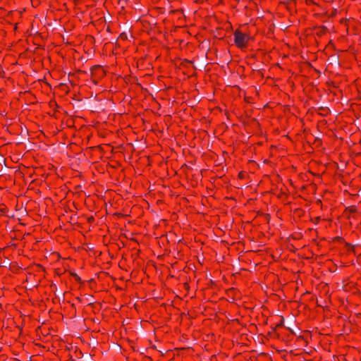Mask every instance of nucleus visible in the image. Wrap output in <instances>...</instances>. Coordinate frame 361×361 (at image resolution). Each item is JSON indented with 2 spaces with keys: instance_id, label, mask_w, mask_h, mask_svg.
<instances>
[{
  "instance_id": "obj_2",
  "label": "nucleus",
  "mask_w": 361,
  "mask_h": 361,
  "mask_svg": "<svg viewBox=\"0 0 361 361\" xmlns=\"http://www.w3.org/2000/svg\"><path fill=\"white\" fill-rule=\"evenodd\" d=\"M283 323H284V319H283L281 320V322L277 325V326H283Z\"/></svg>"
},
{
  "instance_id": "obj_7",
  "label": "nucleus",
  "mask_w": 361,
  "mask_h": 361,
  "mask_svg": "<svg viewBox=\"0 0 361 361\" xmlns=\"http://www.w3.org/2000/svg\"><path fill=\"white\" fill-rule=\"evenodd\" d=\"M125 323L128 324V322H127L126 320L123 321V324H124Z\"/></svg>"
},
{
  "instance_id": "obj_4",
  "label": "nucleus",
  "mask_w": 361,
  "mask_h": 361,
  "mask_svg": "<svg viewBox=\"0 0 361 361\" xmlns=\"http://www.w3.org/2000/svg\"><path fill=\"white\" fill-rule=\"evenodd\" d=\"M287 328H288V329H289V330H290L293 334H295V333L294 332V331H293L292 329H290V327H287Z\"/></svg>"
},
{
  "instance_id": "obj_1",
  "label": "nucleus",
  "mask_w": 361,
  "mask_h": 361,
  "mask_svg": "<svg viewBox=\"0 0 361 361\" xmlns=\"http://www.w3.org/2000/svg\"><path fill=\"white\" fill-rule=\"evenodd\" d=\"M249 39L250 37L247 35L239 30H236L234 33V42L238 47L243 48L246 47Z\"/></svg>"
},
{
  "instance_id": "obj_6",
  "label": "nucleus",
  "mask_w": 361,
  "mask_h": 361,
  "mask_svg": "<svg viewBox=\"0 0 361 361\" xmlns=\"http://www.w3.org/2000/svg\"><path fill=\"white\" fill-rule=\"evenodd\" d=\"M125 323L128 324V322H127L126 320L123 321V324H124Z\"/></svg>"
},
{
  "instance_id": "obj_5",
  "label": "nucleus",
  "mask_w": 361,
  "mask_h": 361,
  "mask_svg": "<svg viewBox=\"0 0 361 361\" xmlns=\"http://www.w3.org/2000/svg\"><path fill=\"white\" fill-rule=\"evenodd\" d=\"M125 323L128 324V322H127L126 320L123 321V324H124Z\"/></svg>"
},
{
  "instance_id": "obj_3",
  "label": "nucleus",
  "mask_w": 361,
  "mask_h": 361,
  "mask_svg": "<svg viewBox=\"0 0 361 361\" xmlns=\"http://www.w3.org/2000/svg\"><path fill=\"white\" fill-rule=\"evenodd\" d=\"M93 322H99L100 321H99V319H98V317H94V318L93 319Z\"/></svg>"
}]
</instances>
